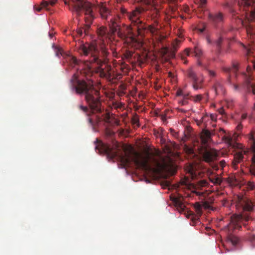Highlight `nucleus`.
I'll return each instance as SVG.
<instances>
[{
	"label": "nucleus",
	"instance_id": "nucleus-16",
	"mask_svg": "<svg viewBox=\"0 0 255 255\" xmlns=\"http://www.w3.org/2000/svg\"><path fill=\"white\" fill-rule=\"evenodd\" d=\"M253 66L255 69V62H253ZM244 76L246 78V82L247 83V86L249 89H251L253 93L255 95V84H251L250 80L251 78L249 76L247 75L246 74H243Z\"/></svg>",
	"mask_w": 255,
	"mask_h": 255
},
{
	"label": "nucleus",
	"instance_id": "nucleus-34",
	"mask_svg": "<svg viewBox=\"0 0 255 255\" xmlns=\"http://www.w3.org/2000/svg\"><path fill=\"white\" fill-rule=\"evenodd\" d=\"M249 139L251 141V142H252L253 148L254 149H255V136L254 134H251L250 135Z\"/></svg>",
	"mask_w": 255,
	"mask_h": 255
},
{
	"label": "nucleus",
	"instance_id": "nucleus-64",
	"mask_svg": "<svg viewBox=\"0 0 255 255\" xmlns=\"http://www.w3.org/2000/svg\"><path fill=\"white\" fill-rule=\"evenodd\" d=\"M221 131H222L224 133L225 132V131L222 128L221 129Z\"/></svg>",
	"mask_w": 255,
	"mask_h": 255
},
{
	"label": "nucleus",
	"instance_id": "nucleus-59",
	"mask_svg": "<svg viewBox=\"0 0 255 255\" xmlns=\"http://www.w3.org/2000/svg\"><path fill=\"white\" fill-rule=\"evenodd\" d=\"M249 70H251V68H250L249 66H248V67H247V71H248V72H249Z\"/></svg>",
	"mask_w": 255,
	"mask_h": 255
},
{
	"label": "nucleus",
	"instance_id": "nucleus-47",
	"mask_svg": "<svg viewBox=\"0 0 255 255\" xmlns=\"http://www.w3.org/2000/svg\"><path fill=\"white\" fill-rule=\"evenodd\" d=\"M171 133L174 136H176L177 133L173 129H170Z\"/></svg>",
	"mask_w": 255,
	"mask_h": 255
},
{
	"label": "nucleus",
	"instance_id": "nucleus-33",
	"mask_svg": "<svg viewBox=\"0 0 255 255\" xmlns=\"http://www.w3.org/2000/svg\"><path fill=\"white\" fill-rule=\"evenodd\" d=\"M132 123L133 125H137L138 126H139V119L137 116L135 115L133 116L131 120Z\"/></svg>",
	"mask_w": 255,
	"mask_h": 255
},
{
	"label": "nucleus",
	"instance_id": "nucleus-45",
	"mask_svg": "<svg viewBox=\"0 0 255 255\" xmlns=\"http://www.w3.org/2000/svg\"><path fill=\"white\" fill-rule=\"evenodd\" d=\"M186 148H187V152L189 154H193L194 153V150L192 148H189V147H187Z\"/></svg>",
	"mask_w": 255,
	"mask_h": 255
},
{
	"label": "nucleus",
	"instance_id": "nucleus-28",
	"mask_svg": "<svg viewBox=\"0 0 255 255\" xmlns=\"http://www.w3.org/2000/svg\"><path fill=\"white\" fill-rule=\"evenodd\" d=\"M176 42V45H175V43H173V47H174V51L173 52L171 53V57L172 58H174L175 57V51L177 50L178 45L181 42V41L180 40H177Z\"/></svg>",
	"mask_w": 255,
	"mask_h": 255
},
{
	"label": "nucleus",
	"instance_id": "nucleus-26",
	"mask_svg": "<svg viewBox=\"0 0 255 255\" xmlns=\"http://www.w3.org/2000/svg\"><path fill=\"white\" fill-rule=\"evenodd\" d=\"M195 56L197 57H200L202 55V50L198 46H195L194 50Z\"/></svg>",
	"mask_w": 255,
	"mask_h": 255
},
{
	"label": "nucleus",
	"instance_id": "nucleus-62",
	"mask_svg": "<svg viewBox=\"0 0 255 255\" xmlns=\"http://www.w3.org/2000/svg\"><path fill=\"white\" fill-rule=\"evenodd\" d=\"M41 9V8L40 7H39V8H38L37 9V10L39 11H40Z\"/></svg>",
	"mask_w": 255,
	"mask_h": 255
},
{
	"label": "nucleus",
	"instance_id": "nucleus-2",
	"mask_svg": "<svg viewBox=\"0 0 255 255\" xmlns=\"http://www.w3.org/2000/svg\"><path fill=\"white\" fill-rule=\"evenodd\" d=\"M72 88L77 94L85 95V99L93 113L101 112L100 93L94 88L93 81L77 80Z\"/></svg>",
	"mask_w": 255,
	"mask_h": 255
},
{
	"label": "nucleus",
	"instance_id": "nucleus-41",
	"mask_svg": "<svg viewBox=\"0 0 255 255\" xmlns=\"http://www.w3.org/2000/svg\"><path fill=\"white\" fill-rule=\"evenodd\" d=\"M254 50V47L253 46H251L249 48L247 49V54L248 55H250L252 53V50Z\"/></svg>",
	"mask_w": 255,
	"mask_h": 255
},
{
	"label": "nucleus",
	"instance_id": "nucleus-46",
	"mask_svg": "<svg viewBox=\"0 0 255 255\" xmlns=\"http://www.w3.org/2000/svg\"><path fill=\"white\" fill-rule=\"evenodd\" d=\"M218 112L221 114L223 115L225 114V110L223 108H221L218 110Z\"/></svg>",
	"mask_w": 255,
	"mask_h": 255
},
{
	"label": "nucleus",
	"instance_id": "nucleus-11",
	"mask_svg": "<svg viewBox=\"0 0 255 255\" xmlns=\"http://www.w3.org/2000/svg\"><path fill=\"white\" fill-rule=\"evenodd\" d=\"M208 18L212 24L216 27L222 24L224 21V16L221 12L209 13Z\"/></svg>",
	"mask_w": 255,
	"mask_h": 255
},
{
	"label": "nucleus",
	"instance_id": "nucleus-61",
	"mask_svg": "<svg viewBox=\"0 0 255 255\" xmlns=\"http://www.w3.org/2000/svg\"><path fill=\"white\" fill-rule=\"evenodd\" d=\"M49 36H50L51 38V37H52L53 35H52V33H49Z\"/></svg>",
	"mask_w": 255,
	"mask_h": 255
},
{
	"label": "nucleus",
	"instance_id": "nucleus-58",
	"mask_svg": "<svg viewBox=\"0 0 255 255\" xmlns=\"http://www.w3.org/2000/svg\"><path fill=\"white\" fill-rule=\"evenodd\" d=\"M154 160L155 161V162L156 163V164H157V166H159L160 164L157 161L156 159H154Z\"/></svg>",
	"mask_w": 255,
	"mask_h": 255
},
{
	"label": "nucleus",
	"instance_id": "nucleus-54",
	"mask_svg": "<svg viewBox=\"0 0 255 255\" xmlns=\"http://www.w3.org/2000/svg\"><path fill=\"white\" fill-rule=\"evenodd\" d=\"M204 204H205V206L206 207H207V208L209 207V203H208L207 201H206V202H205Z\"/></svg>",
	"mask_w": 255,
	"mask_h": 255
},
{
	"label": "nucleus",
	"instance_id": "nucleus-35",
	"mask_svg": "<svg viewBox=\"0 0 255 255\" xmlns=\"http://www.w3.org/2000/svg\"><path fill=\"white\" fill-rule=\"evenodd\" d=\"M223 139L230 145L232 144V138L231 136H224L223 137Z\"/></svg>",
	"mask_w": 255,
	"mask_h": 255
},
{
	"label": "nucleus",
	"instance_id": "nucleus-51",
	"mask_svg": "<svg viewBox=\"0 0 255 255\" xmlns=\"http://www.w3.org/2000/svg\"><path fill=\"white\" fill-rule=\"evenodd\" d=\"M247 117V115L246 114H244L242 115V117H241V119H242V120H245Z\"/></svg>",
	"mask_w": 255,
	"mask_h": 255
},
{
	"label": "nucleus",
	"instance_id": "nucleus-56",
	"mask_svg": "<svg viewBox=\"0 0 255 255\" xmlns=\"http://www.w3.org/2000/svg\"><path fill=\"white\" fill-rule=\"evenodd\" d=\"M196 193L197 195H202L203 194V193L202 192H195Z\"/></svg>",
	"mask_w": 255,
	"mask_h": 255
},
{
	"label": "nucleus",
	"instance_id": "nucleus-14",
	"mask_svg": "<svg viewBox=\"0 0 255 255\" xmlns=\"http://www.w3.org/2000/svg\"><path fill=\"white\" fill-rule=\"evenodd\" d=\"M109 26L113 33L117 32L118 36L122 38L126 37L125 34L122 32L121 28L117 23V20L115 18H112L110 19Z\"/></svg>",
	"mask_w": 255,
	"mask_h": 255
},
{
	"label": "nucleus",
	"instance_id": "nucleus-50",
	"mask_svg": "<svg viewBox=\"0 0 255 255\" xmlns=\"http://www.w3.org/2000/svg\"><path fill=\"white\" fill-rule=\"evenodd\" d=\"M181 59H182V60L184 61V63L185 64H187V60H186V57H184V55H182V56H181Z\"/></svg>",
	"mask_w": 255,
	"mask_h": 255
},
{
	"label": "nucleus",
	"instance_id": "nucleus-36",
	"mask_svg": "<svg viewBox=\"0 0 255 255\" xmlns=\"http://www.w3.org/2000/svg\"><path fill=\"white\" fill-rule=\"evenodd\" d=\"M78 108L79 110L82 111L85 113H87L89 111L88 108L86 106H84L83 105H79L78 106Z\"/></svg>",
	"mask_w": 255,
	"mask_h": 255
},
{
	"label": "nucleus",
	"instance_id": "nucleus-17",
	"mask_svg": "<svg viewBox=\"0 0 255 255\" xmlns=\"http://www.w3.org/2000/svg\"><path fill=\"white\" fill-rule=\"evenodd\" d=\"M209 179L210 182L213 183L215 185H220L222 183L223 180L222 178L218 176V175H215L214 176L210 175Z\"/></svg>",
	"mask_w": 255,
	"mask_h": 255
},
{
	"label": "nucleus",
	"instance_id": "nucleus-55",
	"mask_svg": "<svg viewBox=\"0 0 255 255\" xmlns=\"http://www.w3.org/2000/svg\"><path fill=\"white\" fill-rule=\"evenodd\" d=\"M168 76L170 77H172L173 76V74H172V73L171 72H168Z\"/></svg>",
	"mask_w": 255,
	"mask_h": 255
},
{
	"label": "nucleus",
	"instance_id": "nucleus-52",
	"mask_svg": "<svg viewBox=\"0 0 255 255\" xmlns=\"http://www.w3.org/2000/svg\"><path fill=\"white\" fill-rule=\"evenodd\" d=\"M237 129L238 130H240L241 129H242V126L241 124H239L237 127Z\"/></svg>",
	"mask_w": 255,
	"mask_h": 255
},
{
	"label": "nucleus",
	"instance_id": "nucleus-19",
	"mask_svg": "<svg viewBox=\"0 0 255 255\" xmlns=\"http://www.w3.org/2000/svg\"><path fill=\"white\" fill-rule=\"evenodd\" d=\"M100 12L101 17L104 19H107L110 14L109 10L103 5H102L100 7Z\"/></svg>",
	"mask_w": 255,
	"mask_h": 255
},
{
	"label": "nucleus",
	"instance_id": "nucleus-24",
	"mask_svg": "<svg viewBox=\"0 0 255 255\" xmlns=\"http://www.w3.org/2000/svg\"><path fill=\"white\" fill-rule=\"evenodd\" d=\"M229 240L234 246L237 245L239 242V238L233 235H231L229 236Z\"/></svg>",
	"mask_w": 255,
	"mask_h": 255
},
{
	"label": "nucleus",
	"instance_id": "nucleus-8",
	"mask_svg": "<svg viewBox=\"0 0 255 255\" xmlns=\"http://www.w3.org/2000/svg\"><path fill=\"white\" fill-rule=\"evenodd\" d=\"M239 64L238 62H234L233 63L232 67H223V71L228 74L227 77V82L228 84L232 85L235 91H239L240 87L238 85L233 84L232 82V73H233L235 77L237 75V72L238 71Z\"/></svg>",
	"mask_w": 255,
	"mask_h": 255
},
{
	"label": "nucleus",
	"instance_id": "nucleus-44",
	"mask_svg": "<svg viewBox=\"0 0 255 255\" xmlns=\"http://www.w3.org/2000/svg\"><path fill=\"white\" fill-rule=\"evenodd\" d=\"M219 164H220V166L222 167V168H223L224 167H225V164H226L225 161L223 160L220 162Z\"/></svg>",
	"mask_w": 255,
	"mask_h": 255
},
{
	"label": "nucleus",
	"instance_id": "nucleus-27",
	"mask_svg": "<svg viewBox=\"0 0 255 255\" xmlns=\"http://www.w3.org/2000/svg\"><path fill=\"white\" fill-rule=\"evenodd\" d=\"M209 184L206 180H201L198 181L197 186L199 187H208Z\"/></svg>",
	"mask_w": 255,
	"mask_h": 255
},
{
	"label": "nucleus",
	"instance_id": "nucleus-30",
	"mask_svg": "<svg viewBox=\"0 0 255 255\" xmlns=\"http://www.w3.org/2000/svg\"><path fill=\"white\" fill-rule=\"evenodd\" d=\"M189 173L190 174L191 176V177L192 178H194L195 177H196L197 176V173H196L195 171H194V168L193 166H191L189 169V171H188Z\"/></svg>",
	"mask_w": 255,
	"mask_h": 255
},
{
	"label": "nucleus",
	"instance_id": "nucleus-39",
	"mask_svg": "<svg viewBox=\"0 0 255 255\" xmlns=\"http://www.w3.org/2000/svg\"><path fill=\"white\" fill-rule=\"evenodd\" d=\"M125 56L127 59H129L132 56V53L130 51H127L125 54Z\"/></svg>",
	"mask_w": 255,
	"mask_h": 255
},
{
	"label": "nucleus",
	"instance_id": "nucleus-25",
	"mask_svg": "<svg viewBox=\"0 0 255 255\" xmlns=\"http://www.w3.org/2000/svg\"><path fill=\"white\" fill-rule=\"evenodd\" d=\"M195 3L198 5L199 7L204 8L206 6L207 0H195Z\"/></svg>",
	"mask_w": 255,
	"mask_h": 255
},
{
	"label": "nucleus",
	"instance_id": "nucleus-43",
	"mask_svg": "<svg viewBox=\"0 0 255 255\" xmlns=\"http://www.w3.org/2000/svg\"><path fill=\"white\" fill-rule=\"evenodd\" d=\"M190 49L189 48H187L184 50V54H185L187 56H189L190 55Z\"/></svg>",
	"mask_w": 255,
	"mask_h": 255
},
{
	"label": "nucleus",
	"instance_id": "nucleus-49",
	"mask_svg": "<svg viewBox=\"0 0 255 255\" xmlns=\"http://www.w3.org/2000/svg\"><path fill=\"white\" fill-rule=\"evenodd\" d=\"M188 96L189 95L188 94H183V99H186V100L188 101Z\"/></svg>",
	"mask_w": 255,
	"mask_h": 255
},
{
	"label": "nucleus",
	"instance_id": "nucleus-29",
	"mask_svg": "<svg viewBox=\"0 0 255 255\" xmlns=\"http://www.w3.org/2000/svg\"><path fill=\"white\" fill-rule=\"evenodd\" d=\"M192 97L194 101L195 102H200L203 99V96L202 95H197Z\"/></svg>",
	"mask_w": 255,
	"mask_h": 255
},
{
	"label": "nucleus",
	"instance_id": "nucleus-9",
	"mask_svg": "<svg viewBox=\"0 0 255 255\" xmlns=\"http://www.w3.org/2000/svg\"><path fill=\"white\" fill-rule=\"evenodd\" d=\"M237 207L240 208L243 212H251L253 210V204L252 202L244 196H238Z\"/></svg>",
	"mask_w": 255,
	"mask_h": 255
},
{
	"label": "nucleus",
	"instance_id": "nucleus-38",
	"mask_svg": "<svg viewBox=\"0 0 255 255\" xmlns=\"http://www.w3.org/2000/svg\"><path fill=\"white\" fill-rule=\"evenodd\" d=\"M206 118H207V117L205 116V117H203L201 120H197L196 121L197 124L198 126H201L202 124V123H203L204 122V121Z\"/></svg>",
	"mask_w": 255,
	"mask_h": 255
},
{
	"label": "nucleus",
	"instance_id": "nucleus-13",
	"mask_svg": "<svg viewBox=\"0 0 255 255\" xmlns=\"http://www.w3.org/2000/svg\"><path fill=\"white\" fill-rule=\"evenodd\" d=\"M134 162L137 167L144 170H155V169H153L149 165L148 157H141V158H139L138 157H136L134 159Z\"/></svg>",
	"mask_w": 255,
	"mask_h": 255
},
{
	"label": "nucleus",
	"instance_id": "nucleus-57",
	"mask_svg": "<svg viewBox=\"0 0 255 255\" xmlns=\"http://www.w3.org/2000/svg\"><path fill=\"white\" fill-rule=\"evenodd\" d=\"M179 111L182 113H185L186 112V110L183 109H179Z\"/></svg>",
	"mask_w": 255,
	"mask_h": 255
},
{
	"label": "nucleus",
	"instance_id": "nucleus-15",
	"mask_svg": "<svg viewBox=\"0 0 255 255\" xmlns=\"http://www.w3.org/2000/svg\"><path fill=\"white\" fill-rule=\"evenodd\" d=\"M214 88L217 94H223L225 92L223 82L221 81L216 80L214 83Z\"/></svg>",
	"mask_w": 255,
	"mask_h": 255
},
{
	"label": "nucleus",
	"instance_id": "nucleus-20",
	"mask_svg": "<svg viewBox=\"0 0 255 255\" xmlns=\"http://www.w3.org/2000/svg\"><path fill=\"white\" fill-rule=\"evenodd\" d=\"M211 136V133L210 130L204 129L202 131V137L203 138V141L204 143L207 142V140L210 138Z\"/></svg>",
	"mask_w": 255,
	"mask_h": 255
},
{
	"label": "nucleus",
	"instance_id": "nucleus-53",
	"mask_svg": "<svg viewBox=\"0 0 255 255\" xmlns=\"http://www.w3.org/2000/svg\"><path fill=\"white\" fill-rule=\"evenodd\" d=\"M88 121L89 122V123L92 125H93V121L92 120V119L91 118H88Z\"/></svg>",
	"mask_w": 255,
	"mask_h": 255
},
{
	"label": "nucleus",
	"instance_id": "nucleus-63",
	"mask_svg": "<svg viewBox=\"0 0 255 255\" xmlns=\"http://www.w3.org/2000/svg\"><path fill=\"white\" fill-rule=\"evenodd\" d=\"M161 141H162V142H165V139H163V138H161Z\"/></svg>",
	"mask_w": 255,
	"mask_h": 255
},
{
	"label": "nucleus",
	"instance_id": "nucleus-12",
	"mask_svg": "<svg viewBox=\"0 0 255 255\" xmlns=\"http://www.w3.org/2000/svg\"><path fill=\"white\" fill-rule=\"evenodd\" d=\"M249 219L250 216L246 213H243L236 215L235 219H232L231 223L229 225V230L230 229L232 225H233L234 226V228L235 229L241 228V226H239V224L244 221L247 222L249 221Z\"/></svg>",
	"mask_w": 255,
	"mask_h": 255
},
{
	"label": "nucleus",
	"instance_id": "nucleus-4",
	"mask_svg": "<svg viewBox=\"0 0 255 255\" xmlns=\"http://www.w3.org/2000/svg\"><path fill=\"white\" fill-rule=\"evenodd\" d=\"M72 8L78 16L81 14L82 11L84 12L85 27L77 31L78 34L82 36L83 33L87 34L94 18L93 5L87 0H74Z\"/></svg>",
	"mask_w": 255,
	"mask_h": 255
},
{
	"label": "nucleus",
	"instance_id": "nucleus-18",
	"mask_svg": "<svg viewBox=\"0 0 255 255\" xmlns=\"http://www.w3.org/2000/svg\"><path fill=\"white\" fill-rule=\"evenodd\" d=\"M223 41L222 36H220L217 40L215 41V44L216 47V51L218 54H220L222 51V44Z\"/></svg>",
	"mask_w": 255,
	"mask_h": 255
},
{
	"label": "nucleus",
	"instance_id": "nucleus-32",
	"mask_svg": "<svg viewBox=\"0 0 255 255\" xmlns=\"http://www.w3.org/2000/svg\"><path fill=\"white\" fill-rule=\"evenodd\" d=\"M206 69L207 71L208 72V73L210 77H211L212 78H214L216 76L217 74L215 71L210 70V69H209L207 68H206Z\"/></svg>",
	"mask_w": 255,
	"mask_h": 255
},
{
	"label": "nucleus",
	"instance_id": "nucleus-48",
	"mask_svg": "<svg viewBox=\"0 0 255 255\" xmlns=\"http://www.w3.org/2000/svg\"><path fill=\"white\" fill-rule=\"evenodd\" d=\"M206 40L208 44H212V41L209 36L206 37Z\"/></svg>",
	"mask_w": 255,
	"mask_h": 255
},
{
	"label": "nucleus",
	"instance_id": "nucleus-42",
	"mask_svg": "<svg viewBox=\"0 0 255 255\" xmlns=\"http://www.w3.org/2000/svg\"><path fill=\"white\" fill-rule=\"evenodd\" d=\"M184 93L182 90L179 89L176 92V95L178 96H183Z\"/></svg>",
	"mask_w": 255,
	"mask_h": 255
},
{
	"label": "nucleus",
	"instance_id": "nucleus-6",
	"mask_svg": "<svg viewBox=\"0 0 255 255\" xmlns=\"http://www.w3.org/2000/svg\"><path fill=\"white\" fill-rule=\"evenodd\" d=\"M97 33L99 39L102 41V43L100 44V48L102 57L105 60L109 54L108 48L104 42L105 39H106L108 37V31L107 27L104 26L99 27L97 28Z\"/></svg>",
	"mask_w": 255,
	"mask_h": 255
},
{
	"label": "nucleus",
	"instance_id": "nucleus-22",
	"mask_svg": "<svg viewBox=\"0 0 255 255\" xmlns=\"http://www.w3.org/2000/svg\"><path fill=\"white\" fill-rule=\"evenodd\" d=\"M172 200H173V203L175 204V206L177 208L180 209L181 210L184 209V208L185 207V205L182 203V202L180 200V199L175 197Z\"/></svg>",
	"mask_w": 255,
	"mask_h": 255
},
{
	"label": "nucleus",
	"instance_id": "nucleus-60",
	"mask_svg": "<svg viewBox=\"0 0 255 255\" xmlns=\"http://www.w3.org/2000/svg\"><path fill=\"white\" fill-rule=\"evenodd\" d=\"M106 118H107L108 119H109V118H110V116H109V115H108V114H107V115H106Z\"/></svg>",
	"mask_w": 255,
	"mask_h": 255
},
{
	"label": "nucleus",
	"instance_id": "nucleus-5",
	"mask_svg": "<svg viewBox=\"0 0 255 255\" xmlns=\"http://www.w3.org/2000/svg\"><path fill=\"white\" fill-rule=\"evenodd\" d=\"M96 142L95 149L96 151L98 150V153L106 154L112 159L118 157L124 166H127L129 164V159L127 156L123 154L119 155L118 153L114 151L109 145L103 143L98 139H96Z\"/></svg>",
	"mask_w": 255,
	"mask_h": 255
},
{
	"label": "nucleus",
	"instance_id": "nucleus-10",
	"mask_svg": "<svg viewBox=\"0 0 255 255\" xmlns=\"http://www.w3.org/2000/svg\"><path fill=\"white\" fill-rule=\"evenodd\" d=\"M187 75L189 78L192 80L194 89L197 90L202 88V84L203 80L199 79L192 68H190L187 71Z\"/></svg>",
	"mask_w": 255,
	"mask_h": 255
},
{
	"label": "nucleus",
	"instance_id": "nucleus-7",
	"mask_svg": "<svg viewBox=\"0 0 255 255\" xmlns=\"http://www.w3.org/2000/svg\"><path fill=\"white\" fill-rule=\"evenodd\" d=\"M199 154L203 161L207 163H211L215 160L218 156L216 150L209 148L205 146L199 149Z\"/></svg>",
	"mask_w": 255,
	"mask_h": 255
},
{
	"label": "nucleus",
	"instance_id": "nucleus-37",
	"mask_svg": "<svg viewBox=\"0 0 255 255\" xmlns=\"http://www.w3.org/2000/svg\"><path fill=\"white\" fill-rule=\"evenodd\" d=\"M244 157L243 154L241 152H239L236 155V158L238 160V162H240L241 160L243 159Z\"/></svg>",
	"mask_w": 255,
	"mask_h": 255
},
{
	"label": "nucleus",
	"instance_id": "nucleus-23",
	"mask_svg": "<svg viewBox=\"0 0 255 255\" xmlns=\"http://www.w3.org/2000/svg\"><path fill=\"white\" fill-rule=\"evenodd\" d=\"M194 208L196 214L200 217L202 214V207L199 203H196L194 205Z\"/></svg>",
	"mask_w": 255,
	"mask_h": 255
},
{
	"label": "nucleus",
	"instance_id": "nucleus-1",
	"mask_svg": "<svg viewBox=\"0 0 255 255\" xmlns=\"http://www.w3.org/2000/svg\"><path fill=\"white\" fill-rule=\"evenodd\" d=\"M79 53L85 57L83 60H78L75 57L66 55L67 61L73 66L80 65L82 63L85 64L89 69L91 68V65L95 64L99 68H101L104 62L100 58V51L97 46L94 43H86L80 45L78 49ZM55 52L57 56H65L63 50L59 47H55Z\"/></svg>",
	"mask_w": 255,
	"mask_h": 255
},
{
	"label": "nucleus",
	"instance_id": "nucleus-31",
	"mask_svg": "<svg viewBox=\"0 0 255 255\" xmlns=\"http://www.w3.org/2000/svg\"><path fill=\"white\" fill-rule=\"evenodd\" d=\"M57 0H50L49 1H44L42 4L44 7L47 6L49 4L51 5H54L56 2Z\"/></svg>",
	"mask_w": 255,
	"mask_h": 255
},
{
	"label": "nucleus",
	"instance_id": "nucleus-21",
	"mask_svg": "<svg viewBox=\"0 0 255 255\" xmlns=\"http://www.w3.org/2000/svg\"><path fill=\"white\" fill-rule=\"evenodd\" d=\"M111 66L107 65V69L105 70L104 69L101 68L100 74L104 77H107V78H110L111 76Z\"/></svg>",
	"mask_w": 255,
	"mask_h": 255
},
{
	"label": "nucleus",
	"instance_id": "nucleus-40",
	"mask_svg": "<svg viewBox=\"0 0 255 255\" xmlns=\"http://www.w3.org/2000/svg\"><path fill=\"white\" fill-rule=\"evenodd\" d=\"M179 103L181 105L184 106V105H187L188 104V101L187 100H186V99H183L182 100L179 101Z\"/></svg>",
	"mask_w": 255,
	"mask_h": 255
},
{
	"label": "nucleus",
	"instance_id": "nucleus-3",
	"mask_svg": "<svg viewBox=\"0 0 255 255\" xmlns=\"http://www.w3.org/2000/svg\"><path fill=\"white\" fill-rule=\"evenodd\" d=\"M123 14H126V16L131 22V25L127 26L126 27L128 34L129 36H131L132 40H134L133 36L136 34L134 33V31L137 32V34L141 35L142 29L147 30L152 34H157L159 28L154 25H149L146 27H144L142 24V21L140 20L144 9L141 7H136L134 10L130 12L127 11L124 8L121 9Z\"/></svg>",
	"mask_w": 255,
	"mask_h": 255
}]
</instances>
